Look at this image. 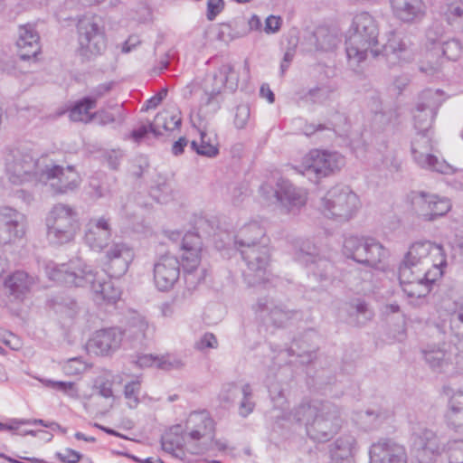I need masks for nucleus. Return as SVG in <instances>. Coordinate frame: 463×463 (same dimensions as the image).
Wrapping results in <instances>:
<instances>
[{
    "label": "nucleus",
    "mask_w": 463,
    "mask_h": 463,
    "mask_svg": "<svg viewBox=\"0 0 463 463\" xmlns=\"http://www.w3.org/2000/svg\"><path fill=\"white\" fill-rule=\"evenodd\" d=\"M378 36L377 23L369 13L362 12L354 15L345 42L346 55L351 67L358 66L369 54L373 58H385L390 65L411 59L407 44L394 33H391L382 49L377 48Z\"/></svg>",
    "instance_id": "f257e3e1"
},
{
    "label": "nucleus",
    "mask_w": 463,
    "mask_h": 463,
    "mask_svg": "<svg viewBox=\"0 0 463 463\" xmlns=\"http://www.w3.org/2000/svg\"><path fill=\"white\" fill-rule=\"evenodd\" d=\"M439 106V90H426L420 95L413 114L414 127L418 131V137L411 143V153L414 161L420 167L442 175H451L455 173L452 165L429 153L431 149L429 132Z\"/></svg>",
    "instance_id": "f03ea898"
},
{
    "label": "nucleus",
    "mask_w": 463,
    "mask_h": 463,
    "mask_svg": "<svg viewBox=\"0 0 463 463\" xmlns=\"http://www.w3.org/2000/svg\"><path fill=\"white\" fill-rule=\"evenodd\" d=\"M291 416L305 424L307 435L317 442L330 440L344 422L340 408L323 401L301 403L291 411Z\"/></svg>",
    "instance_id": "7ed1b4c3"
},
{
    "label": "nucleus",
    "mask_w": 463,
    "mask_h": 463,
    "mask_svg": "<svg viewBox=\"0 0 463 463\" xmlns=\"http://www.w3.org/2000/svg\"><path fill=\"white\" fill-rule=\"evenodd\" d=\"M51 280L67 286L83 287L90 284L92 291L109 303H115L120 298V290L111 280L99 276L90 266L82 265L79 260L67 264L49 263L45 268Z\"/></svg>",
    "instance_id": "20e7f679"
},
{
    "label": "nucleus",
    "mask_w": 463,
    "mask_h": 463,
    "mask_svg": "<svg viewBox=\"0 0 463 463\" xmlns=\"http://www.w3.org/2000/svg\"><path fill=\"white\" fill-rule=\"evenodd\" d=\"M360 206L358 195L350 187L336 185L321 198L319 208L326 217L345 222L357 213Z\"/></svg>",
    "instance_id": "39448f33"
},
{
    "label": "nucleus",
    "mask_w": 463,
    "mask_h": 463,
    "mask_svg": "<svg viewBox=\"0 0 463 463\" xmlns=\"http://www.w3.org/2000/svg\"><path fill=\"white\" fill-rule=\"evenodd\" d=\"M446 264V253L441 245L430 241H416L411 245L403 260L399 266L403 279H408L413 273H422L430 263L437 261Z\"/></svg>",
    "instance_id": "423d86ee"
},
{
    "label": "nucleus",
    "mask_w": 463,
    "mask_h": 463,
    "mask_svg": "<svg viewBox=\"0 0 463 463\" xmlns=\"http://www.w3.org/2000/svg\"><path fill=\"white\" fill-rule=\"evenodd\" d=\"M77 31L78 53L82 59L91 61L104 53L107 49V38L105 28L99 17L85 16L80 19Z\"/></svg>",
    "instance_id": "0eeeda50"
},
{
    "label": "nucleus",
    "mask_w": 463,
    "mask_h": 463,
    "mask_svg": "<svg viewBox=\"0 0 463 463\" xmlns=\"http://www.w3.org/2000/svg\"><path fill=\"white\" fill-rule=\"evenodd\" d=\"M47 235L52 243L64 244L71 241L80 223L77 212L64 203L55 204L46 218Z\"/></svg>",
    "instance_id": "6e6552de"
},
{
    "label": "nucleus",
    "mask_w": 463,
    "mask_h": 463,
    "mask_svg": "<svg viewBox=\"0 0 463 463\" xmlns=\"http://www.w3.org/2000/svg\"><path fill=\"white\" fill-rule=\"evenodd\" d=\"M47 157L36 158L31 150L14 149L5 158V169L9 180L14 184L26 182L39 183L41 165L46 164Z\"/></svg>",
    "instance_id": "1a4fd4ad"
},
{
    "label": "nucleus",
    "mask_w": 463,
    "mask_h": 463,
    "mask_svg": "<svg viewBox=\"0 0 463 463\" xmlns=\"http://www.w3.org/2000/svg\"><path fill=\"white\" fill-rule=\"evenodd\" d=\"M39 183L48 184L54 194H66L78 189L81 178L73 165L64 167L47 159L41 165Z\"/></svg>",
    "instance_id": "9d476101"
},
{
    "label": "nucleus",
    "mask_w": 463,
    "mask_h": 463,
    "mask_svg": "<svg viewBox=\"0 0 463 463\" xmlns=\"http://www.w3.org/2000/svg\"><path fill=\"white\" fill-rule=\"evenodd\" d=\"M239 251L246 264V269L243 270L244 281L250 287L266 281L270 262L269 244L241 249Z\"/></svg>",
    "instance_id": "9b49d317"
},
{
    "label": "nucleus",
    "mask_w": 463,
    "mask_h": 463,
    "mask_svg": "<svg viewBox=\"0 0 463 463\" xmlns=\"http://www.w3.org/2000/svg\"><path fill=\"white\" fill-rule=\"evenodd\" d=\"M296 259L309 269L310 277L322 287L333 283L335 277V266L329 260L317 255L314 245L309 242L304 244L296 252Z\"/></svg>",
    "instance_id": "f8f14e48"
},
{
    "label": "nucleus",
    "mask_w": 463,
    "mask_h": 463,
    "mask_svg": "<svg viewBox=\"0 0 463 463\" xmlns=\"http://www.w3.org/2000/svg\"><path fill=\"white\" fill-rule=\"evenodd\" d=\"M345 165V158L337 152L313 150L309 153L305 168L306 175L317 178L328 176Z\"/></svg>",
    "instance_id": "ddd939ff"
},
{
    "label": "nucleus",
    "mask_w": 463,
    "mask_h": 463,
    "mask_svg": "<svg viewBox=\"0 0 463 463\" xmlns=\"http://www.w3.org/2000/svg\"><path fill=\"white\" fill-rule=\"evenodd\" d=\"M412 205L416 213L426 222H433L444 216L451 208L450 202L447 198L425 192L413 194Z\"/></svg>",
    "instance_id": "4468645a"
},
{
    "label": "nucleus",
    "mask_w": 463,
    "mask_h": 463,
    "mask_svg": "<svg viewBox=\"0 0 463 463\" xmlns=\"http://www.w3.org/2000/svg\"><path fill=\"white\" fill-rule=\"evenodd\" d=\"M122 340L123 332L120 328H102L93 333L87 343V349L97 355H109L120 347Z\"/></svg>",
    "instance_id": "2eb2a0df"
},
{
    "label": "nucleus",
    "mask_w": 463,
    "mask_h": 463,
    "mask_svg": "<svg viewBox=\"0 0 463 463\" xmlns=\"http://www.w3.org/2000/svg\"><path fill=\"white\" fill-rule=\"evenodd\" d=\"M370 463H407L408 456L403 445L392 439H382L369 450Z\"/></svg>",
    "instance_id": "dca6fc26"
},
{
    "label": "nucleus",
    "mask_w": 463,
    "mask_h": 463,
    "mask_svg": "<svg viewBox=\"0 0 463 463\" xmlns=\"http://www.w3.org/2000/svg\"><path fill=\"white\" fill-rule=\"evenodd\" d=\"M180 277V261L169 254L161 256L154 264V280L157 288L165 291L174 287Z\"/></svg>",
    "instance_id": "f3484780"
},
{
    "label": "nucleus",
    "mask_w": 463,
    "mask_h": 463,
    "mask_svg": "<svg viewBox=\"0 0 463 463\" xmlns=\"http://www.w3.org/2000/svg\"><path fill=\"white\" fill-rule=\"evenodd\" d=\"M133 257V251L125 243L112 244L105 253V271L110 278L122 277L127 272Z\"/></svg>",
    "instance_id": "a211bd4d"
},
{
    "label": "nucleus",
    "mask_w": 463,
    "mask_h": 463,
    "mask_svg": "<svg viewBox=\"0 0 463 463\" xmlns=\"http://www.w3.org/2000/svg\"><path fill=\"white\" fill-rule=\"evenodd\" d=\"M239 85V74L231 63L222 64L216 71L209 75L203 82V91L222 94L224 89L235 91Z\"/></svg>",
    "instance_id": "6ab92c4d"
},
{
    "label": "nucleus",
    "mask_w": 463,
    "mask_h": 463,
    "mask_svg": "<svg viewBox=\"0 0 463 463\" xmlns=\"http://www.w3.org/2000/svg\"><path fill=\"white\" fill-rule=\"evenodd\" d=\"M110 220L105 216L91 218L86 224L84 240L93 250L101 251L111 237Z\"/></svg>",
    "instance_id": "aec40b11"
},
{
    "label": "nucleus",
    "mask_w": 463,
    "mask_h": 463,
    "mask_svg": "<svg viewBox=\"0 0 463 463\" xmlns=\"http://www.w3.org/2000/svg\"><path fill=\"white\" fill-rule=\"evenodd\" d=\"M260 189L262 191L269 189L272 193L275 202L279 203L288 212L293 211L295 208L298 209L306 203L305 194L288 181L283 180L278 183L277 189L266 185H262Z\"/></svg>",
    "instance_id": "412c9836"
},
{
    "label": "nucleus",
    "mask_w": 463,
    "mask_h": 463,
    "mask_svg": "<svg viewBox=\"0 0 463 463\" xmlns=\"http://www.w3.org/2000/svg\"><path fill=\"white\" fill-rule=\"evenodd\" d=\"M37 282V277L24 270H16L5 279V287L10 298L23 302L31 294Z\"/></svg>",
    "instance_id": "4be33fe9"
},
{
    "label": "nucleus",
    "mask_w": 463,
    "mask_h": 463,
    "mask_svg": "<svg viewBox=\"0 0 463 463\" xmlns=\"http://www.w3.org/2000/svg\"><path fill=\"white\" fill-rule=\"evenodd\" d=\"M257 310L269 312L272 324L277 327L285 326L292 321L301 320L303 317L301 311L289 309L283 304H276L267 298L258 300Z\"/></svg>",
    "instance_id": "5701e85b"
},
{
    "label": "nucleus",
    "mask_w": 463,
    "mask_h": 463,
    "mask_svg": "<svg viewBox=\"0 0 463 463\" xmlns=\"http://www.w3.org/2000/svg\"><path fill=\"white\" fill-rule=\"evenodd\" d=\"M269 242L265 228L256 221L244 224L234 236V245L238 250L269 244Z\"/></svg>",
    "instance_id": "b1692460"
},
{
    "label": "nucleus",
    "mask_w": 463,
    "mask_h": 463,
    "mask_svg": "<svg viewBox=\"0 0 463 463\" xmlns=\"http://www.w3.org/2000/svg\"><path fill=\"white\" fill-rule=\"evenodd\" d=\"M395 18L405 24L421 21L426 14V5L422 0H390Z\"/></svg>",
    "instance_id": "393cba45"
},
{
    "label": "nucleus",
    "mask_w": 463,
    "mask_h": 463,
    "mask_svg": "<svg viewBox=\"0 0 463 463\" xmlns=\"http://www.w3.org/2000/svg\"><path fill=\"white\" fill-rule=\"evenodd\" d=\"M16 46L18 55L24 61L34 58L40 52V36L33 24L19 25Z\"/></svg>",
    "instance_id": "a878e982"
},
{
    "label": "nucleus",
    "mask_w": 463,
    "mask_h": 463,
    "mask_svg": "<svg viewBox=\"0 0 463 463\" xmlns=\"http://www.w3.org/2000/svg\"><path fill=\"white\" fill-rule=\"evenodd\" d=\"M377 241L371 237L350 236L345 239L343 245L344 254L357 263L365 264L368 251L373 242Z\"/></svg>",
    "instance_id": "bb28decb"
},
{
    "label": "nucleus",
    "mask_w": 463,
    "mask_h": 463,
    "mask_svg": "<svg viewBox=\"0 0 463 463\" xmlns=\"http://www.w3.org/2000/svg\"><path fill=\"white\" fill-rule=\"evenodd\" d=\"M178 430L179 427H175L170 432L162 437V449L174 457L181 460H185L186 452L190 453L187 449H193L197 443L186 442L185 439L178 434Z\"/></svg>",
    "instance_id": "cd10ccee"
},
{
    "label": "nucleus",
    "mask_w": 463,
    "mask_h": 463,
    "mask_svg": "<svg viewBox=\"0 0 463 463\" xmlns=\"http://www.w3.org/2000/svg\"><path fill=\"white\" fill-rule=\"evenodd\" d=\"M194 422L196 424L195 429L191 430L188 437L194 441H206L210 440L213 443L214 438V421L204 414H192L189 418L188 423Z\"/></svg>",
    "instance_id": "c85d7f7f"
},
{
    "label": "nucleus",
    "mask_w": 463,
    "mask_h": 463,
    "mask_svg": "<svg viewBox=\"0 0 463 463\" xmlns=\"http://www.w3.org/2000/svg\"><path fill=\"white\" fill-rule=\"evenodd\" d=\"M0 216L11 236L21 238L24 235L26 226L24 214L14 208L4 206L0 208Z\"/></svg>",
    "instance_id": "c756f323"
},
{
    "label": "nucleus",
    "mask_w": 463,
    "mask_h": 463,
    "mask_svg": "<svg viewBox=\"0 0 463 463\" xmlns=\"http://www.w3.org/2000/svg\"><path fill=\"white\" fill-rule=\"evenodd\" d=\"M448 426L455 431L463 434V392H458L452 394L449 401L448 410L445 414Z\"/></svg>",
    "instance_id": "7c9ffc66"
},
{
    "label": "nucleus",
    "mask_w": 463,
    "mask_h": 463,
    "mask_svg": "<svg viewBox=\"0 0 463 463\" xmlns=\"http://www.w3.org/2000/svg\"><path fill=\"white\" fill-rule=\"evenodd\" d=\"M422 273L411 272V277L408 279H403L402 277V271L398 270V277L400 284L402 288L403 292L409 298H424L430 291L429 285H427L421 279Z\"/></svg>",
    "instance_id": "2f4dec72"
},
{
    "label": "nucleus",
    "mask_w": 463,
    "mask_h": 463,
    "mask_svg": "<svg viewBox=\"0 0 463 463\" xmlns=\"http://www.w3.org/2000/svg\"><path fill=\"white\" fill-rule=\"evenodd\" d=\"M307 41L317 51H333L339 43L337 36L326 27H318L311 33Z\"/></svg>",
    "instance_id": "473e14b6"
},
{
    "label": "nucleus",
    "mask_w": 463,
    "mask_h": 463,
    "mask_svg": "<svg viewBox=\"0 0 463 463\" xmlns=\"http://www.w3.org/2000/svg\"><path fill=\"white\" fill-rule=\"evenodd\" d=\"M95 107V99L84 97L69 110V118L74 122L89 123L93 120L92 113L90 110Z\"/></svg>",
    "instance_id": "72a5a7b5"
},
{
    "label": "nucleus",
    "mask_w": 463,
    "mask_h": 463,
    "mask_svg": "<svg viewBox=\"0 0 463 463\" xmlns=\"http://www.w3.org/2000/svg\"><path fill=\"white\" fill-rule=\"evenodd\" d=\"M181 118L169 115L167 112H159L150 123V130L156 137L162 135V130L173 131L181 125Z\"/></svg>",
    "instance_id": "f704fd0d"
},
{
    "label": "nucleus",
    "mask_w": 463,
    "mask_h": 463,
    "mask_svg": "<svg viewBox=\"0 0 463 463\" xmlns=\"http://www.w3.org/2000/svg\"><path fill=\"white\" fill-rule=\"evenodd\" d=\"M47 306L55 313L73 317L78 312L76 301L67 296L56 295L47 300Z\"/></svg>",
    "instance_id": "c9c22d12"
},
{
    "label": "nucleus",
    "mask_w": 463,
    "mask_h": 463,
    "mask_svg": "<svg viewBox=\"0 0 463 463\" xmlns=\"http://www.w3.org/2000/svg\"><path fill=\"white\" fill-rule=\"evenodd\" d=\"M414 446L417 449H425V451L439 452L440 442L436 433L429 429H422L415 434Z\"/></svg>",
    "instance_id": "e433bc0d"
},
{
    "label": "nucleus",
    "mask_w": 463,
    "mask_h": 463,
    "mask_svg": "<svg viewBox=\"0 0 463 463\" xmlns=\"http://www.w3.org/2000/svg\"><path fill=\"white\" fill-rule=\"evenodd\" d=\"M222 102V94L203 91L198 109L199 116L206 118L208 116L214 115L221 109Z\"/></svg>",
    "instance_id": "4c0bfd02"
},
{
    "label": "nucleus",
    "mask_w": 463,
    "mask_h": 463,
    "mask_svg": "<svg viewBox=\"0 0 463 463\" xmlns=\"http://www.w3.org/2000/svg\"><path fill=\"white\" fill-rule=\"evenodd\" d=\"M390 416V411L382 407L369 408L365 411L359 413V419L371 428H375L382 424Z\"/></svg>",
    "instance_id": "58836bf2"
},
{
    "label": "nucleus",
    "mask_w": 463,
    "mask_h": 463,
    "mask_svg": "<svg viewBox=\"0 0 463 463\" xmlns=\"http://www.w3.org/2000/svg\"><path fill=\"white\" fill-rule=\"evenodd\" d=\"M367 256L364 266L380 269L389 257V250L377 241L371 246Z\"/></svg>",
    "instance_id": "ea45409f"
},
{
    "label": "nucleus",
    "mask_w": 463,
    "mask_h": 463,
    "mask_svg": "<svg viewBox=\"0 0 463 463\" xmlns=\"http://www.w3.org/2000/svg\"><path fill=\"white\" fill-rule=\"evenodd\" d=\"M332 93L333 89L330 86L321 85L303 93L300 99L306 103L322 104L329 99Z\"/></svg>",
    "instance_id": "a19ab883"
},
{
    "label": "nucleus",
    "mask_w": 463,
    "mask_h": 463,
    "mask_svg": "<svg viewBox=\"0 0 463 463\" xmlns=\"http://www.w3.org/2000/svg\"><path fill=\"white\" fill-rule=\"evenodd\" d=\"M148 329L147 322L141 317H134L128 322V334L136 340L145 339Z\"/></svg>",
    "instance_id": "79ce46f5"
},
{
    "label": "nucleus",
    "mask_w": 463,
    "mask_h": 463,
    "mask_svg": "<svg viewBox=\"0 0 463 463\" xmlns=\"http://www.w3.org/2000/svg\"><path fill=\"white\" fill-rule=\"evenodd\" d=\"M350 317L356 318V324L363 326L373 317V312L365 302L359 301L351 306Z\"/></svg>",
    "instance_id": "37998d69"
},
{
    "label": "nucleus",
    "mask_w": 463,
    "mask_h": 463,
    "mask_svg": "<svg viewBox=\"0 0 463 463\" xmlns=\"http://www.w3.org/2000/svg\"><path fill=\"white\" fill-rule=\"evenodd\" d=\"M439 49L448 60L457 61L462 53L463 47L458 40L451 39L439 43Z\"/></svg>",
    "instance_id": "c03bdc74"
},
{
    "label": "nucleus",
    "mask_w": 463,
    "mask_h": 463,
    "mask_svg": "<svg viewBox=\"0 0 463 463\" xmlns=\"http://www.w3.org/2000/svg\"><path fill=\"white\" fill-rule=\"evenodd\" d=\"M424 359L433 370H441L447 364L446 353L441 349L424 351Z\"/></svg>",
    "instance_id": "a18cd8bd"
},
{
    "label": "nucleus",
    "mask_w": 463,
    "mask_h": 463,
    "mask_svg": "<svg viewBox=\"0 0 463 463\" xmlns=\"http://www.w3.org/2000/svg\"><path fill=\"white\" fill-rule=\"evenodd\" d=\"M439 261L438 260L437 263H430V265L428 268H425L423 269L421 274V279L423 282H425L427 285H429V288H430L431 285L442 276L443 274V268L447 266L446 264H439Z\"/></svg>",
    "instance_id": "49530a36"
},
{
    "label": "nucleus",
    "mask_w": 463,
    "mask_h": 463,
    "mask_svg": "<svg viewBox=\"0 0 463 463\" xmlns=\"http://www.w3.org/2000/svg\"><path fill=\"white\" fill-rule=\"evenodd\" d=\"M204 269H187L184 270V279L189 290L196 288V287L204 279Z\"/></svg>",
    "instance_id": "de8ad7c7"
},
{
    "label": "nucleus",
    "mask_w": 463,
    "mask_h": 463,
    "mask_svg": "<svg viewBox=\"0 0 463 463\" xmlns=\"http://www.w3.org/2000/svg\"><path fill=\"white\" fill-rule=\"evenodd\" d=\"M140 382L136 380L132 381L125 385L124 394L128 400V405L129 408L134 409L139 403V393H140Z\"/></svg>",
    "instance_id": "09e8293b"
},
{
    "label": "nucleus",
    "mask_w": 463,
    "mask_h": 463,
    "mask_svg": "<svg viewBox=\"0 0 463 463\" xmlns=\"http://www.w3.org/2000/svg\"><path fill=\"white\" fill-rule=\"evenodd\" d=\"M270 399L275 408L279 410H285L288 406L287 398L284 389L279 383H273L269 389Z\"/></svg>",
    "instance_id": "8fccbe9b"
},
{
    "label": "nucleus",
    "mask_w": 463,
    "mask_h": 463,
    "mask_svg": "<svg viewBox=\"0 0 463 463\" xmlns=\"http://www.w3.org/2000/svg\"><path fill=\"white\" fill-rule=\"evenodd\" d=\"M171 192L172 189L169 184L164 181L152 187L150 194L157 203H165L172 198Z\"/></svg>",
    "instance_id": "3c124183"
},
{
    "label": "nucleus",
    "mask_w": 463,
    "mask_h": 463,
    "mask_svg": "<svg viewBox=\"0 0 463 463\" xmlns=\"http://www.w3.org/2000/svg\"><path fill=\"white\" fill-rule=\"evenodd\" d=\"M201 250L202 249L195 250V248L183 250L182 264L184 270L195 269L199 266L201 261Z\"/></svg>",
    "instance_id": "603ef678"
},
{
    "label": "nucleus",
    "mask_w": 463,
    "mask_h": 463,
    "mask_svg": "<svg viewBox=\"0 0 463 463\" xmlns=\"http://www.w3.org/2000/svg\"><path fill=\"white\" fill-rule=\"evenodd\" d=\"M241 392L243 399L240 404V415L247 417L250 412H252L255 407V403L251 401L252 390L250 385L249 383L244 384Z\"/></svg>",
    "instance_id": "864d4df0"
},
{
    "label": "nucleus",
    "mask_w": 463,
    "mask_h": 463,
    "mask_svg": "<svg viewBox=\"0 0 463 463\" xmlns=\"http://www.w3.org/2000/svg\"><path fill=\"white\" fill-rule=\"evenodd\" d=\"M250 109L248 104H240L236 107L235 115H234V126L238 129L244 128L250 119Z\"/></svg>",
    "instance_id": "5fc2aeb1"
},
{
    "label": "nucleus",
    "mask_w": 463,
    "mask_h": 463,
    "mask_svg": "<svg viewBox=\"0 0 463 463\" xmlns=\"http://www.w3.org/2000/svg\"><path fill=\"white\" fill-rule=\"evenodd\" d=\"M227 448L226 444L221 440H214L213 439V443L211 444L210 440L206 441H201L197 443L193 449H188L190 451V454L192 455H197L202 454L204 451H207L209 449H217L219 450H224Z\"/></svg>",
    "instance_id": "6e6d98bb"
},
{
    "label": "nucleus",
    "mask_w": 463,
    "mask_h": 463,
    "mask_svg": "<svg viewBox=\"0 0 463 463\" xmlns=\"http://www.w3.org/2000/svg\"><path fill=\"white\" fill-rule=\"evenodd\" d=\"M218 152L216 145L212 144L207 134L202 132L200 149L197 150V154L207 157H214L218 155Z\"/></svg>",
    "instance_id": "4d7b16f0"
},
{
    "label": "nucleus",
    "mask_w": 463,
    "mask_h": 463,
    "mask_svg": "<svg viewBox=\"0 0 463 463\" xmlns=\"http://www.w3.org/2000/svg\"><path fill=\"white\" fill-rule=\"evenodd\" d=\"M203 242L200 238V236L196 232H187L183 237L182 241V250H189L195 248L196 249H202Z\"/></svg>",
    "instance_id": "13d9d810"
},
{
    "label": "nucleus",
    "mask_w": 463,
    "mask_h": 463,
    "mask_svg": "<svg viewBox=\"0 0 463 463\" xmlns=\"http://www.w3.org/2000/svg\"><path fill=\"white\" fill-rule=\"evenodd\" d=\"M124 154L121 150H110L104 154V158L108 163V165L112 170H118L120 165V161L123 158Z\"/></svg>",
    "instance_id": "bf43d9fd"
},
{
    "label": "nucleus",
    "mask_w": 463,
    "mask_h": 463,
    "mask_svg": "<svg viewBox=\"0 0 463 463\" xmlns=\"http://www.w3.org/2000/svg\"><path fill=\"white\" fill-rule=\"evenodd\" d=\"M223 8V0H208L206 14L207 19L209 21H213L216 18V16L222 11Z\"/></svg>",
    "instance_id": "052dcab7"
},
{
    "label": "nucleus",
    "mask_w": 463,
    "mask_h": 463,
    "mask_svg": "<svg viewBox=\"0 0 463 463\" xmlns=\"http://www.w3.org/2000/svg\"><path fill=\"white\" fill-rule=\"evenodd\" d=\"M449 463H463V442H456L449 449Z\"/></svg>",
    "instance_id": "680f3d73"
},
{
    "label": "nucleus",
    "mask_w": 463,
    "mask_h": 463,
    "mask_svg": "<svg viewBox=\"0 0 463 463\" xmlns=\"http://www.w3.org/2000/svg\"><path fill=\"white\" fill-rule=\"evenodd\" d=\"M56 457L63 463H77L82 458V455L71 449H66L64 453L57 452Z\"/></svg>",
    "instance_id": "e2e57ef3"
},
{
    "label": "nucleus",
    "mask_w": 463,
    "mask_h": 463,
    "mask_svg": "<svg viewBox=\"0 0 463 463\" xmlns=\"http://www.w3.org/2000/svg\"><path fill=\"white\" fill-rule=\"evenodd\" d=\"M383 163L390 171L398 172L401 170L402 162L394 152L386 154Z\"/></svg>",
    "instance_id": "0e129e2a"
},
{
    "label": "nucleus",
    "mask_w": 463,
    "mask_h": 463,
    "mask_svg": "<svg viewBox=\"0 0 463 463\" xmlns=\"http://www.w3.org/2000/svg\"><path fill=\"white\" fill-rule=\"evenodd\" d=\"M218 345L217 339L213 334L206 333L195 344V347L199 350L205 348H216Z\"/></svg>",
    "instance_id": "69168bd1"
},
{
    "label": "nucleus",
    "mask_w": 463,
    "mask_h": 463,
    "mask_svg": "<svg viewBox=\"0 0 463 463\" xmlns=\"http://www.w3.org/2000/svg\"><path fill=\"white\" fill-rule=\"evenodd\" d=\"M448 19L459 18L463 16V1L450 4L447 10Z\"/></svg>",
    "instance_id": "338daca9"
},
{
    "label": "nucleus",
    "mask_w": 463,
    "mask_h": 463,
    "mask_svg": "<svg viewBox=\"0 0 463 463\" xmlns=\"http://www.w3.org/2000/svg\"><path fill=\"white\" fill-rule=\"evenodd\" d=\"M439 452L425 451V449H417L418 463H435L436 457Z\"/></svg>",
    "instance_id": "774afa93"
}]
</instances>
